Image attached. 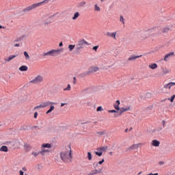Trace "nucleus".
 <instances>
[{"label":"nucleus","instance_id":"obj_20","mask_svg":"<svg viewBox=\"0 0 175 175\" xmlns=\"http://www.w3.org/2000/svg\"><path fill=\"white\" fill-rule=\"evenodd\" d=\"M24 148L25 151H27V152H28V151H30L32 148L31 147V145H29V144H25Z\"/></svg>","mask_w":175,"mask_h":175},{"label":"nucleus","instance_id":"obj_37","mask_svg":"<svg viewBox=\"0 0 175 175\" xmlns=\"http://www.w3.org/2000/svg\"><path fill=\"white\" fill-rule=\"evenodd\" d=\"M120 116H122V114L121 113V112H120V113H118V112L117 111V113H115L113 114V118H117V117H120Z\"/></svg>","mask_w":175,"mask_h":175},{"label":"nucleus","instance_id":"obj_34","mask_svg":"<svg viewBox=\"0 0 175 175\" xmlns=\"http://www.w3.org/2000/svg\"><path fill=\"white\" fill-rule=\"evenodd\" d=\"M25 57V59H30L31 57H29V55L28 54V52L25 51L23 53Z\"/></svg>","mask_w":175,"mask_h":175},{"label":"nucleus","instance_id":"obj_35","mask_svg":"<svg viewBox=\"0 0 175 175\" xmlns=\"http://www.w3.org/2000/svg\"><path fill=\"white\" fill-rule=\"evenodd\" d=\"M94 12H100V8L98 6V4L94 5Z\"/></svg>","mask_w":175,"mask_h":175},{"label":"nucleus","instance_id":"obj_54","mask_svg":"<svg viewBox=\"0 0 175 175\" xmlns=\"http://www.w3.org/2000/svg\"><path fill=\"white\" fill-rule=\"evenodd\" d=\"M42 150L45 152V153L50 152V150H49V149H42Z\"/></svg>","mask_w":175,"mask_h":175},{"label":"nucleus","instance_id":"obj_31","mask_svg":"<svg viewBox=\"0 0 175 175\" xmlns=\"http://www.w3.org/2000/svg\"><path fill=\"white\" fill-rule=\"evenodd\" d=\"M90 72L89 71H87L85 72H83L80 75L81 77H85V76H90Z\"/></svg>","mask_w":175,"mask_h":175},{"label":"nucleus","instance_id":"obj_38","mask_svg":"<svg viewBox=\"0 0 175 175\" xmlns=\"http://www.w3.org/2000/svg\"><path fill=\"white\" fill-rule=\"evenodd\" d=\"M72 90V88L70 87V84H68L66 88L64 89V91H70Z\"/></svg>","mask_w":175,"mask_h":175},{"label":"nucleus","instance_id":"obj_19","mask_svg":"<svg viewBox=\"0 0 175 175\" xmlns=\"http://www.w3.org/2000/svg\"><path fill=\"white\" fill-rule=\"evenodd\" d=\"M120 105H121L120 100H116V104L113 105V107L116 109V110H120Z\"/></svg>","mask_w":175,"mask_h":175},{"label":"nucleus","instance_id":"obj_17","mask_svg":"<svg viewBox=\"0 0 175 175\" xmlns=\"http://www.w3.org/2000/svg\"><path fill=\"white\" fill-rule=\"evenodd\" d=\"M159 144H161V142H159V141L157 139H154L153 141H152V146H153L154 147H159Z\"/></svg>","mask_w":175,"mask_h":175},{"label":"nucleus","instance_id":"obj_5","mask_svg":"<svg viewBox=\"0 0 175 175\" xmlns=\"http://www.w3.org/2000/svg\"><path fill=\"white\" fill-rule=\"evenodd\" d=\"M50 105H57V103L51 102V101H46L44 103H42L40 105H37L34 107V110H36L38 109H43L44 107H47L50 106Z\"/></svg>","mask_w":175,"mask_h":175},{"label":"nucleus","instance_id":"obj_59","mask_svg":"<svg viewBox=\"0 0 175 175\" xmlns=\"http://www.w3.org/2000/svg\"><path fill=\"white\" fill-rule=\"evenodd\" d=\"M65 105H68V103H61V107H64V106H65Z\"/></svg>","mask_w":175,"mask_h":175},{"label":"nucleus","instance_id":"obj_52","mask_svg":"<svg viewBox=\"0 0 175 175\" xmlns=\"http://www.w3.org/2000/svg\"><path fill=\"white\" fill-rule=\"evenodd\" d=\"M157 131L158 132H161V131H162V127H158L157 129Z\"/></svg>","mask_w":175,"mask_h":175},{"label":"nucleus","instance_id":"obj_2","mask_svg":"<svg viewBox=\"0 0 175 175\" xmlns=\"http://www.w3.org/2000/svg\"><path fill=\"white\" fill-rule=\"evenodd\" d=\"M50 0H44L42 2L33 3L31 5L28 6L27 8L23 9V12L27 13V12H31V10H33V9H36V8H39V6H42V5H45V3H49Z\"/></svg>","mask_w":175,"mask_h":175},{"label":"nucleus","instance_id":"obj_56","mask_svg":"<svg viewBox=\"0 0 175 175\" xmlns=\"http://www.w3.org/2000/svg\"><path fill=\"white\" fill-rule=\"evenodd\" d=\"M20 44H15L14 45V47H20Z\"/></svg>","mask_w":175,"mask_h":175},{"label":"nucleus","instance_id":"obj_4","mask_svg":"<svg viewBox=\"0 0 175 175\" xmlns=\"http://www.w3.org/2000/svg\"><path fill=\"white\" fill-rule=\"evenodd\" d=\"M159 31V33H167V32H169V31H170V27L166 26L164 27H153L152 29H148V31H150V32H155V31Z\"/></svg>","mask_w":175,"mask_h":175},{"label":"nucleus","instance_id":"obj_46","mask_svg":"<svg viewBox=\"0 0 175 175\" xmlns=\"http://www.w3.org/2000/svg\"><path fill=\"white\" fill-rule=\"evenodd\" d=\"M108 112L109 113H117V111L115 110V109H112V110H109Z\"/></svg>","mask_w":175,"mask_h":175},{"label":"nucleus","instance_id":"obj_12","mask_svg":"<svg viewBox=\"0 0 175 175\" xmlns=\"http://www.w3.org/2000/svg\"><path fill=\"white\" fill-rule=\"evenodd\" d=\"M142 144H133L132 146H131L130 147H129L126 151H131V150H137V148H139V146Z\"/></svg>","mask_w":175,"mask_h":175},{"label":"nucleus","instance_id":"obj_7","mask_svg":"<svg viewBox=\"0 0 175 175\" xmlns=\"http://www.w3.org/2000/svg\"><path fill=\"white\" fill-rule=\"evenodd\" d=\"M108 148H109V147L107 146H101L96 149L97 151H98V152H94V153L98 157H102L103 152H106V151H107Z\"/></svg>","mask_w":175,"mask_h":175},{"label":"nucleus","instance_id":"obj_49","mask_svg":"<svg viewBox=\"0 0 175 175\" xmlns=\"http://www.w3.org/2000/svg\"><path fill=\"white\" fill-rule=\"evenodd\" d=\"M77 83V79H76V77H73V84H76Z\"/></svg>","mask_w":175,"mask_h":175},{"label":"nucleus","instance_id":"obj_10","mask_svg":"<svg viewBox=\"0 0 175 175\" xmlns=\"http://www.w3.org/2000/svg\"><path fill=\"white\" fill-rule=\"evenodd\" d=\"M173 57H174V52H170V53L165 55L164 61H165V62H167L169 59H170V58H173Z\"/></svg>","mask_w":175,"mask_h":175},{"label":"nucleus","instance_id":"obj_45","mask_svg":"<svg viewBox=\"0 0 175 175\" xmlns=\"http://www.w3.org/2000/svg\"><path fill=\"white\" fill-rule=\"evenodd\" d=\"M98 49H99V46H95L92 48V50H94V51H98Z\"/></svg>","mask_w":175,"mask_h":175},{"label":"nucleus","instance_id":"obj_50","mask_svg":"<svg viewBox=\"0 0 175 175\" xmlns=\"http://www.w3.org/2000/svg\"><path fill=\"white\" fill-rule=\"evenodd\" d=\"M54 109H55L54 105H51V107H50V109H49V110H50L51 112V111H53L54 110Z\"/></svg>","mask_w":175,"mask_h":175},{"label":"nucleus","instance_id":"obj_62","mask_svg":"<svg viewBox=\"0 0 175 175\" xmlns=\"http://www.w3.org/2000/svg\"><path fill=\"white\" fill-rule=\"evenodd\" d=\"M146 175H158V173H155V174L150 173L149 174H146Z\"/></svg>","mask_w":175,"mask_h":175},{"label":"nucleus","instance_id":"obj_57","mask_svg":"<svg viewBox=\"0 0 175 175\" xmlns=\"http://www.w3.org/2000/svg\"><path fill=\"white\" fill-rule=\"evenodd\" d=\"M34 118H38V112L34 113Z\"/></svg>","mask_w":175,"mask_h":175},{"label":"nucleus","instance_id":"obj_24","mask_svg":"<svg viewBox=\"0 0 175 175\" xmlns=\"http://www.w3.org/2000/svg\"><path fill=\"white\" fill-rule=\"evenodd\" d=\"M19 70H21V72H27V70H28V66H21L19 68Z\"/></svg>","mask_w":175,"mask_h":175},{"label":"nucleus","instance_id":"obj_25","mask_svg":"<svg viewBox=\"0 0 175 175\" xmlns=\"http://www.w3.org/2000/svg\"><path fill=\"white\" fill-rule=\"evenodd\" d=\"M0 151L3 152H8V146H3L0 148Z\"/></svg>","mask_w":175,"mask_h":175},{"label":"nucleus","instance_id":"obj_48","mask_svg":"<svg viewBox=\"0 0 175 175\" xmlns=\"http://www.w3.org/2000/svg\"><path fill=\"white\" fill-rule=\"evenodd\" d=\"M39 154H41V155H45L46 152L43 150H42L39 152Z\"/></svg>","mask_w":175,"mask_h":175},{"label":"nucleus","instance_id":"obj_55","mask_svg":"<svg viewBox=\"0 0 175 175\" xmlns=\"http://www.w3.org/2000/svg\"><path fill=\"white\" fill-rule=\"evenodd\" d=\"M159 165H165V162L164 161H160V162H159Z\"/></svg>","mask_w":175,"mask_h":175},{"label":"nucleus","instance_id":"obj_64","mask_svg":"<svg viewBox=\"0 0 175 175\" xmlns=\"http://www.w3.org/2000/svg\"><path fill=\"white\" fill-rule=\"evenodd\" d=\"M162 122H163V126L165 127V120H163Z\"/></svg>","mask_w":175,"mask_h":175},{"label":"nucleus","instance_id":"obj_21","mask_svg":"<svg viewBox=\"0 0 175 175\" xmlns=\"http://www.w3.org/2000/svg\"><path fill=\"white\" fill-rule=\"evenodd\" d=\"M129 110H131V107H122L120 109V113L122 114L125 111H129Z\"/></svg>","mask_w":175,"mask_h":175},{"label":"nucleus","instance_id":"obj_13","mask_svg":"<svg viewBox=\"0 0 175 175\" xmlns=\"http://www.w3.org/2000/svg\"><path fill=\"white\" fill-rule=\"evenodd\" d=\"M75 46H76L75 54H80V53H81V50L84 49L83 46H80L79 44H77Z\"/></svg>","mask_w":175,"mask_h":175},{"label":"nucleus","instance_id":"obj_44","mask_svg":"<svg viewBox=\"0 0 175 175\" xmlns=\"http://www.w3.org/2000/svg\"><path fill=\"white\" fill-rule=\"evenodd\" d=\"M32 155H33V157H38L39 155V152H31Z\"/></svg>","mask_w":175,"mask_h":175},{"label":"nucleus","instance_id":"obj_28","mask_svg":"<svg viewBox=\"0 0 175 175\" xmlns=\"http://www.w3.org/2000/svg\"><path fill=\"white\" fill-rule=\"evenodd\" d=\"M161 70L163 75H167V73H170V70H169L167 68H162Z\"/></svg>","mask_w":175,"mask_h":175},{"label":"nucleus","instance_id":"obj_32","mask_svg":"<svg viewBox=\"0 0 175 175\" xmlns=\"http://www.w3.org/2000/svg\"><path fill=\"white\" fill-rule=\"evenodd\" d=\"M75 47H76L75 44H74V45H72V44L68 45V50H69V51H73V49H75Z\"/></svg>","mask_w":175,"mask_h":175},{"label":"nucleus","instance_id":"obj_53","mask_svg":"<svg viewBox=\"0 0 175 175\" xmlns=\"http://www.w3.org/2000/svg\"><path fill=\"white\" fill-rule=\"evenodd\" d=\"M19 174L20 175H24V172L23 170L19 171Z\"/></svg>","mask_w":175,"mask_h":175},{"label":"nucleus","instance_id":"obj_43","mask_svg":"<svg viewBox=\"0 0 175 175\" xmlns=\"http://www.w3.org/2000/svg\"><path fill=\"white\" fill-rule=\"evenodd\" d=\"M96 111H103V108L101 106L98 107Z\"/></svg>","mask_w":175,"mask_h":175},{"label":"nucleus","instance_id":"obj_6","mask_svg":"<svg viewBox=\"0 0 175 175\" xmlns=\"http://www.w3.org/2000/svg\"><path fill=\"white\" fill-rule=\"evenodd\" d=\"M43 76L38 75L35 77L33 79L29 81L30 84H40V83H43Z\"/></svg>","mask_w":175,"mask_h":175},{"label":"nucleus","instance_id":"obj_23","mask_svg":"<svg viewBox=\"0 0 175 175\" xmlns=\"http://www.w3.org/2000/svg\"><path fill=\"white\" fill-rule=\"evenodd\" d=\"M86 3L87 2L85 1H81L77 5V8H83V6H85Z\"/></svg>","mask_w":175,"mask_h":175},{"label":"nucleus","instance_id":"obj_42","mask_svg":"<svg viewBox=\"0 0 175 175\" xmlns=\"http://www.w3.org/2000/svg\"><path fill=\"white\" fill-rule=\"evenodd\" d=\"M98 166H99V164L97 162H94L93 163V167H94L95 170H96V167H98Z\"/></svg>","mask_w":175,"mask_h":175},{"label":"nucleus","instance_id":"obj_40","mask_svg":"<svg viewBox=\"0 0 175 175\" xmlns=\"http://www.w3.org/2000/svg\"><path fill=\"white\" fill-rule=\"evenodd\" d=\"M174 98H175V94H174L172 96H171L170 98H168V100H170V102L173 103V102H174Z\"/></svg>","mask_w":175,"mask_h":175},{"label":"nucleus","instance_id":"obj_22","mask_svg":"<svg viewBox=\"0 0 175 175\" xmlns=\"http://www.w3.org/2000/svg\"><path fill=\"white\" fill-rule=\"evenodd\" d=\"M99 173H102V170H94L92 171L91 173H90L88 175H94V174H98Z\"/></svg>","mask_w":175,"mask_h":175},{"label":"nucleus","instance_id":"obj_33","mask_svg":"<svg viewBox=\"0 0 175 175\" xmlns=\"http://www.w3.org/2000/svg\"><path fill=\"white\" fill-rule=\"evenodd\" d=\"M79 16L80 13H79V12H77L76 13H75L74 16L72 17V20H76Z\"/></svg>","mask_w":175,"mask_h":175},{"label":"nucleus","instance_id":"obj_27","mask_svg":"<svg viewBox=\"0 0 175 175\" xmlns=\"http://www.w3.org/2000/svg\"><path fill=\"white\" fill-rule=\"evenodd\" d=\"M42 148H51V145L50 144H43Z\"/></svg>","mask_w":175,"mask_h":175},{"label":"nucleus","instance_id":"obj_14","mask_svg":"<svg viewBox=\"0 0 175 175\" xmlns=\"http://www.w3.org/2000/svg\"><path fill=\"white\" fill-rule=\"evenodd\" d=\"M175 85V82H170L164 85V88L166 90H170L172 87H174Z\"/></svg>","mask_w":175,"mask_h":175},{"label":"nucleus","instance_id":"obj_3","mask_svg":"<svg viewBox=\"0 0 175 175\" xmlns=\"http://www.w3.org/2000/svg\"><path fill=\"white\" fill-rule=\"evenodd\" d=\"M62 51H64V48L53 49L46 53H44L42 57H57V55H59Z\"/></svg>","mask_w":175,"mask_h":175},{"label":"nucleus","instance_id":"obj_26","mask_svg":"<svg viewBox=\"0 0 175 175\" xmlns=\"http://www.w3.org/2000/svg\"><path fill=\"white\" fill-rule=\"evenodd\" d=\"M149 68H150V69H157V68H158V64H150V65H149Z\"/></svg>","mask_w":175,"mask_h":175},{"label":"nucleus","instance_id":"obj_1","mask_svg":"<svg viewBox=\"0 0 175 175\" xmlns=\"http://www.w3.org/2000/svg\"><path fill=\"white\" fill-rule=\"evenodd\" d=\"M68 147L70 148L69 150H64L59 153L62 161L66 163H70L72 162V149L70 148V146Z\"/></svg>","mask_w":175,"mask_h":175},{"label":"nucleus","instance_id":"obj_51","mask_svg":"<svg viewBox=\"0 0 175 175\" xmlns=\"http://www.w3.org/2000/svg\"><path fill=\"white\" fill-rule=\"evenodd\" d=\"M33 128L37 129H42V126H34Z\"/></svg>","mask_w":175,"mask_h":175},{"label":"nucleus","instance_id":"obj_15","mask_svg":"<svg viewBox=\"0 0 175 175\" xmlns=\"http://www.w3.org/2000/svg\"><path fill=\"white\" fill-rule=\"evenodd\" d=\"M143 57V55H138V56H135V55H131L128 61H136L137 58H140Z\"/></svg>","mask_w":175,"mask_h":175},{"label":"nucleus","instance_id":"obj_41","mask_svg":"<svg viewBox=\"0 0 175 175\" xmlns=\"http://www.w3.org/2000/svg\"><path fill=\"white\" fill-rule=\"evenodd\" d=\"M21 40H23V38H18L16 40H14V43H16L18 42H21Z\"/></svg>","mask_w":175,"mask_h":175},{"label":"nucleus","instance_id":"obj_18","mask_svg":"<svg viewBox=\"0 0 175 175\" xmlns=\"http://www.w3.org/2000/svg\"><path fill=\"white\" fill-rule=\"evenodd\" d=\"M16 57H17V55H10L8 58L4 59V60L6 61V62H10V61H12V59H14Z\"/></svg>","mask_w":175,"mask_h":175},{"label":"nucleus","instance_id":"obj_9","mask_svg":"<svg viewBox=\"0 0 175 175\" xmlns=\"http://www.w3.org/2000/svg\"><path fill=\"white\" fill-rule=\"evenodd\" d=\"M105 35L108 38H112V39H117V38H116V36H117V31H115V32H113V33H111L110 31H107Z\"/></svg>","mask_w":175,"mask_h":175},{"label":"nucleus","instance_id":"obj_58","mask_svg":"<svg viewBox=\"0 0 175 175\" xmlns=\"http://www.w3.org/2000/svg\"><path fill=\"white\" fill-rule=\"evenodd\" d=\"M62 46H64V44L62 43V42H61L59 44V47H62Z\"/></svg>","mask_w":175,"mask_h":175},{"label":"nucleus","instance_id":"obj_36","mask_svg":"<svg viewBox=\"0 0 175 175\" xmlns=\"http://www.w3.org/2000/svg\"><path fill=\"white\" fill-rule=\"evenodd\" d=\"M88 161L92 160V154H91L90 152H88Z\"/></svg>","mask_w":175,"mask_h":175},{"label":"nucleus","instance_id":"obj_8","mask_svg":"<svg viewBox=\"0 0 175 175\" xmlns=\"http://www.w3.org/2000/svg\"><path fill=\"white\" fill-rule=\"evenodd\" d=\"M77 44H79V46H82L84 49L85 46H90V44H91L88 43V42H87L84 39H81L78 41Z\"/></svg>","mask_w":175,"mask_h":175},{"label":"nucleus","instance_id":"obj_16","mask_svg":"<svg viewBox=\"0 0 175 175\" xmlns=\"http://www.w3.org/2000/svg\"><path fill=\"white\" fill-rule=\"evenodd\" d=\"M43 25H45V27H47V25H49V24H51V21L50 20V18H48L44 21H42V23Z\"/></svg>","mask_w":175,"mask_h":175},{"label":"nucleus","instance_id":"obj_61","mask_svg":"<svg viewBox=\"0 0 175 175\" xmlns=\"http://www.w3.org/2000/svg\"><path fill=\"white\" fill-rule=\"evenodd\" d=\"M152 105H150L148 107V109H149V110H152Z\"/></svg>","mask_w":175,"mask_h":175},{"label":"nucleus","instance_id":"obj_47","mask_svg":"<svg viewBox=\"0 0 175 175\" xmlns=\"http://www.w3.org/2000/svg\"><path fill=\"white\" fill-rule=\"evenodd\" d=\"M105 162V159H103L101 161H98V165H102Z\"/></svg>","mask_w":175,"mask_h":175},{"label":"nucleus","instance_id":"obj_11","mask_svg":"<svg viewBox=\"0 0 175 175\" xmlns=\"http://www.w3.org/2000/svg\"><path fill=\"white\" fill-rule=\"evenodd\" d=\"M98 70H99V68L98 67H96V66H91L89 68V74L92 75V73H95V72H98Z\"/></svg>","mask_w":175,"mask_h":175},{"label":"nucleus","instance_id":"obj_39","mask_svg":"<svg viewBox=\"0 0 175 175\" xmlns=\"http://www.w3.org/2000/svg\"><path fill=\"white\" fill-rule=\"evenodd\" d=\"M120 23H122V24H125V19L124 18V16H120Z\"/></svg>","mask_w":175,"mask_h":175},{"label":"nucleus","instance_id":"obj_30","mask_svg":"<svg viewBox=\"0 0 175 175\" xmlns=\"http://www.w3.org/2000/svg\"><path fill=\"white\" fill-rule=\"evenodd\" d=\"M97 135H99V136H103V135H106V131L104 130L103 131H97Z\"/></svg>","mask_w":175,"mask_h":175},{"label":"nucleus","instance_id":"obj_63","mask_svg":"<svg viewBox=\"0 0 175 175\" xmlns=\"http://www.w3.org/2000/svg\"><path fill=\"white\" fill-rule=\"evenodd\" d=\"M49 113H51V111L50 109H49V110L46 111V114H49Z\"/></svg>","mask_w":175,"mask_h":175},{"label":"nucleus","instance_id":"obj_60","mask_svg":"<svg viewBox=\"0 0 175 175\" xmlns=\"http://www.w3.org/2000/svg\"><path fill=\"white\" fill-rule=\"evenodd\" d=\"M22 170H23V172H27V167H23L22 168Z\"/></svg>","mask_w":175,"mask_h":175},{"label":"nucleus","instance_id":"obj_29","mask_svg":"<svg viewBox=\"0 0 175 175\" xmlns=\"http://www.w3.org/2000/svg\"><path fill=\"white\" fill-rule=\"evenodd\" d=\"M146 99H150V98H152V94L148 92L145 95Z\"/></svg>","mask_w":175,"mask_h":175}]
</instances>
